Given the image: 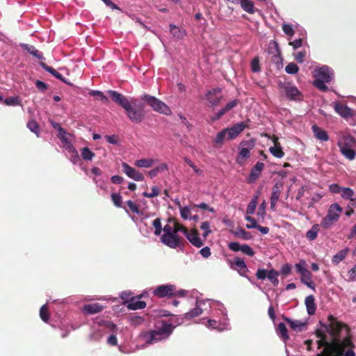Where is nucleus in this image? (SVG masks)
Segmentation results:
<instances>
[{
  "label": "nucleus",
  "mask_w": 356,
  "mask_h": 356,
  "mask_svg": "<svg viewBox=\"0 0 356 356\" xmlns=\"http://www.w3.org/2000/svg\"><path fill=\"white\" fill-rule=\"evenodd\" d=\"M343 209L338 203L332 204L327 210L326 216L322 219L321 226L328 229L337 222L341 216Z\"/></svg>",
  "instance_id": "423d86ee"
},
{
  "label": "nucleus",
  "mask_w": 356,
  "mask_h": 356,
  "mask_svg": "<svg viewBox=\"0 0 356 356\" xmlns=\"http://www.w3.org/2000/svg\"><path fill=\"white\" fill-rule=\"evenodd\" d=\"M295 268L296 272L300 274V275L308 270L306 268V262L305 260H300L299 263L296 264L295 265Z\"/></svg>",
  "instance_id": "a18cd8bd"
},
{
  "label": "nucleus",
  "mask_w": 356,
  "mask_h": 356,
  "mask_svg": "<svg viewBox=\"0 0 356 356\" xmlns=\"http://www.w3.org/2000/svg\"><path fill=\"white\" fill-rule=\"evenodd\" d=\"M284 90L287 97L291 100L300 101L303 98L301 92L294 86L287 85Z\"/></svg>",
  "instance_id": "a211bd4d"
},
{
  "label": "nucleus",
  "mask_w": 356,
  "mask_h": 356,
  "mask_svg": "<svg viewBox=\"0 0 356 356\" xmlns=\"http://www.w3.org/2000/svg\"><path fill=\"white\" fill-rule=\"evenodd\" d=\"M170 31L171 34L175 38H177L179 39L182 38L186 35L184 30L181 29L180 28L177 27L175 25H172V24H171L170 26Z\"/></svg>",
  "instance_id": "473e14b6"
},
{
  "label": "nucleus",
  "mask_w": 356,
  "mask_h": 356,
  "mask_svg": "<svg viewBox=\"0 0 356 356\" xmlns=\"http://www.w3.org/2000/svg\"><path fill=\"white\" fill-rule=\"evenodd\" d=\"M122 167L123 172L129 178L132 179L136 181H142L144 180V175L134 168H132L128 165L127 163L123 162L122 163Z\"/></svg>",
  "instance_id": "f8f14e48"
},
{
  "label": "nucleus",
  "mask_w": 356,
  "mask_h": 356,
  "mask_svg": "<svg viewBox=\"0 0 356 356\" xmlns=\"http://www.w3.org/2000/svg\"><path fill=\"white\" fill-rule=\"evenodd\" d=\"M273 146L269 148L270 154L276 158L281 159L284 156L280 143L278 142V138L274 137L273 138Z\"/></svg>",
  "instance_id": "4be33fe9"
},
{
  "label": "nucleus",
  "mask_w": 356,
  "mask_h": 356,
  "mask_svg": "<svg viewBox=\"0 0 356 356\" xmlns=\"http://www.w3.org/2000/svg\"><path fill=\"white\" fill-rule=\"evenodd\" d=\"M207 306L211 307L209 300H197L196 307L190 312L185 314V318L190 319L202 314L203 311L207 309Z\"/></svg>",
  "instance_id": "9d476101"
},
{
  "label": "nucleus",
  "mask_w": 356,
  "mask_h": 356,
  "mask_svg": "<svg viewBox=\"0 0 356 356\" xmlns=\"http://www.w3.org/2000/svg\"><path fill=\"white\" fill-rule=\"evenodd\" d=\"M201 229L203 231L202 236L204 239L212 233V230L211 229V225L208 221H204L201 224L200 226Z\"/></svg>",
  "instance_id": "79ce46f5"
},
{
  "label": "nucleus",
  "mask_w": 356,
  "mask_h": 356,
  "mask_svg": "<svg viewBox=\"0 0 356 356\" xmlns=\"http://www.w3.org/2000/svg\"><path fill=\"white\" fill-rule=\"evenodd\" d=\"M220 308L218 309L220 314H222V318L217 321L216 319H209L208 320L205 325L207 327L215 329L218 331H223L229 329V323L228 321V318L227 317V314L225 309L221 305H219Z\"/></svg>",
  "instance_id": "6e6552de"
},
{
  "label": "nucleus",
  "mask_w": 356,
  "mask_h": 356,
  "mask_svg": "<svg viewBox=\"0 0 356 356\" xmlns=\"http://www.w3.org/2000/svg\"><path fill=\"white\" fill-rule=\"evenodd\" d=\"M179 210H180V215L183 219H184V220L189 219L190 216H191V211L190 207H180Z\"/></svg>",
  "instance_id": "3c124183"
},
{
  "label": "nucleus",
  "mask_w": 356,
  "mask_h": 356,
  "mask_svg": "<svg viewBox=\"0 0 356 356\" xmlns=\"http://www.w3.org/2000/svg\"><path fill=\"white\" fill-rule=\"evenodd\" d=\"M305 305L309 315H313L316 312V305L314 302V297L311 295L305 298Z\"/></svg>",
  "instance_id": "cd10ccee"
},
{
  "label": "nucleus",
  "mask_w": 356,
  "mask_h": 356,
  "mask_svg": "<svg viewBox=\"0 0 356 356\" xmlns=\"http://www.w3.org/2000/svg\"><path fill=\"white\" fill-rule=\"evenodd\" d=\"M226 138L227 139V131L224 129L216 134L214 142L216 145H221Z\"/></svg>",
  "instance_id": "c9c22d12"
},
{
  "label": "nucleus",
  "mask_w": 356,
  "mask_h": 356,
  "mask_svg": "<svg viewBox=\"0 0 356 356\" xmlns=\"http://www.w3.org/2000/svg\"><path fill=\"white\" fill-rule=\"evenodd\" d=\"M318 232L319 225L315 224L309 230L307 231L306 236L309 240L314 241L316 238Z\"/></svg>",
  "instance_id": "72a5a7b5"
},
{
  "label": "nucleus",
  "mask_w": 356,
  "mask_h": 356,
  "mask_svg": "<svg viewBox=\"0 0 356 356\" xmlns=\"http://www.w3.org/2000/svg\"><path fill=\"white\" fill-rule=\"evenodd\" d=\"M108 93L115 102L126 111L127 115L131 122L140 123L145 118L143 109L142 107L138 108L133 107L132 104L135 103L134 98L129 100L126 97L114 90H108Z\"/></svg>",
  "instance_id": "f03ea898"
},
{
  "label": "nucleus",
  "mask_w": 356,
  "mask_h": 356,
  "mask_svg": "<svg viewBox=\"0 0 356 356\" xmlns=\"http://www.w3.org/2000/svg\"><path fill=\"white\" fill-rule=\"evenodd\" d=\"M176 286L173 284H163L158 286L153 291L155 296L164 298L175 296Z\"/></svg>",
  "instance_id": "9b49d317"
},
{
  "label": "nucleus",
  "mask_w": 356,
  "mask_h": 356,
  "mask_svg": "<svg viewBox=\"0 0 356 356\" xmlns=\"http://www.w3.org/2000/svg\"><path fill=\"white\" fill-rule=\"evenodd\" d=\"M25 49L31 55L38 58H42V55L39 53V51L35 48V47L29 44L24 45Z\"/></svg>",
  "instance_id": "de8ad7c7"
},
{
  "label": "nucleus",
  "mask_w": 356,
  "mask_h": 356,
  "mask_svg": "<svg viewBox=\"0 0 356 356\" xmlns=\"http://www.w3.org/2000/svg\"><path fill=\"white\" fill-rule=\"evenodd\" d=\"M252 70L254 72L260 71L259 62L258 58H254L251 62Z\"/></svg>",
  "instance_id": "0e129e2a"
},
{
  "label": "nucleus",
  "mask_w": 356,
  "mask_h": 356,
  "mask_svg": "<svg viewBox=\"0 0 356 356\" xmlns=\"http://www.w3.org/2000/svg\"><path fill=\"white\" fill-rule=\"evenodd\" d=\"M111 199L115 206L117 207H122V197L119 193H112Z\"/></svg>",
  "instance_id": "864d4df0"
},
{
  "label": "nucleus",
  "mask_w": 356,
  "mask_h": 356,
  "mask_svg": "<svg viewBox=\"0 0 356 356\" xmlns=\"http://www.w3.org/2000/svg\"><path fill=\"white\" fill-rule=\"evenodd\" d=\"M40 316L41 319L44 322H47V321L49 320L48 311L46 305H42V307L40 308Z\"/></svg>",
  "instance_id": "4d7b16f0"
},
{
  "label": "nucleus",
  "mask_w": 356,
  "mask_h": 356,
  "mask_svg": "<svg viewBox=\"0 0 356 356\" xmlns=\"http://www.w3.org/2000/svg\"><path fill=\"white\" fill-rule=\"evenodd\" d=\"M245 127L243 122H238L230 128H227V139H233L236 138L240 133H241Z\"/></svg>",
  "instance_id": "aec40b11"
},
{
  "label": "nucleus",
  "mask_w": 356,
  "mask_h": 356,
  "mask_svg": "<svg viewBox=\"0 0 356 356\" xmlns=\"http://www.w3.org/2000/svg\"><path fill=\"white\" fill-rule=\"evenodd\" d=\"M259 198V193L255 195L250 203L248 205L247 209H246V215H252L254 213L257 205V200Z\"/></svg>",
  "instance_id": "c756f323"
},
{
  "label": "nucleus",
  "mask_w": 356,
  "mask_h": 356,
  "mask_svg": "<svg viewBox=\"0 0 356 356\" xmlns=\"http://www.w3.org/2000/svg\"><path fill=\"white\" fill-rule=\"evenodd\" d=\"M70 159L73 164H79L81 162V158L77 151L70 154Z\"/></svg>",
  "instance_id": "69168bd1"
},
{
  "label": "nucleus",
  "mask_w": 356,
  "mask_h": 356,
  "mask_svg": "<svg viewBox=\"0 0 356 356\" xmlns=\"http://www.w3.org/2000/svg\"><path fill=\"white\" fill-rule=\"evenodd\" d=\"M254 147V142L252 140L243 141L241 143L239 152L236 157V162L243 165L246 159L250 157V151Z\"/></svg>",
  "instance_id": "1a4fd4ad"
},
{
  "label": "nucleus",
  "mask_w": 356,
  "mask_h": 356,
  "mask_svg": "<svg viewBox=\"0 0 356 356\" xmlns=\"http://www.w3.org/2000/svg\"><path fill=\"white\" fill-rule=\"evenodd\" d=\"M341 196L344 200H351L354 196V191L352 188L348 187H343Z\"/></svg>",
  "instance_id": "58836bf2"
},
{
  "label": "nucleus",
  "mask_w": 356,
  "mask_h": 356,
  "mask_svg": "<svg viewBox=\"0 0 356 356\" xmlns=\"http://www.w3.org/2000/svg\"><path fill=\"white\" fill-rule=\"evenodd\" d=\"M103 306L98 303H93L86 305L83 307V311L88 314H93L101 312L103 309Z\"/></svg>",
  "instance_id": "bb28decb"
},
{
  "label": "nucleus",
  "mask_w": 356,
  "mask_h": 356,
  "mask_svg": "<svg viewBox=\"0 0 356 356\" xmlns=\"http://www.w3.org/2000/svg\"><path fill=\"white\" fill-rule=\"evenodd\" d=\"M141 99L156 112L166 115H169L172 113L170 107L166 104L154 96L143 95L141 96Z\"/></svg>",
  "instance_id": "0eeeda50"
},
{
  "label": "nucleus",
  "mask_w": 356,
  "mask_h": 356,
  "mask_svg": "<svg viewBox=\"0 0 356 356\" xmlns=\"http://www.w3.org/2000/svg\"><path fill=\"white\" fill-rule=\"evenodd\" d=\"M342 188L343 187L340 186L337 184H332L329 186V190L332 193L341 194Z\"/></svg>",
  "instance_id": "052dcab7"
},
{
  "label": "nucleus",
  "mask_w": 356,
  "mask_h": 356,
  "mask_svg": "<svg viewBox=\"0 0 356 356\" xmlns=\"http://www.w3.org/2000/svg\"><path fill=\"white\" fill-rule=\"evenodd\" d=\"M284 319L288 322L291 328L294 330H301L302 327L305 326V323H301L300 321H293L289 318H284Z\"/></svg>",
  "instance_id": "4c0bfd02"
},
{
  "label": "nucleus",
  "mask_w": 356,
  "mask_h": 356,
  "mask_svg": "<svg viewBox=\"0 0 356 356\" xmlns=\"http://www.w3.org/2000/svg\"><path fill=\"white\" fill-rule=\"evenodd\" d=\"M348 252V249H343L340 250L339 252H337L336 254L333 256L332 263L338 264L339 262L343 261L345 259L346 256L347 255Z\"/></svg>",
  "instance_id": "f704fd0d"
},
{
  "label": "nucleus",
  "mask_w": 356,
  "mask_h": 356,
  "mask_svg": "<svg viewBox=\"0 0 356 356\" xmlns=\"http://www.w3.org/2000/svg\"><path fill=\"white\" fill-rule=\"evenodd\" d=\"M282 31L286 35L291 37L293 36L295 33L293 26L289 24H284L282 25Z\"/></svg>",
  "instance_id": "6e6d98bb"
},
{
  "label": "nucleus",
  "mask_w": 356,
  "mask_h": 356,
  "mask_svg": "<svg viewBox=\"0 0 356 356\" xmlns=\"http://www.w3.org/2000/svg\"><path fill=\"white\" fill-rule=\"evenodd\" d=\"M230 267L238 272L241 276H245V273L248 271L247 266L243 259L238 257H235L232 261L229 262Z\"/></svg>",
  "instance_id": "2eb2a0df"
},
{
  "label": "nucleus",
  "mask_w": 356,
  "mask_h": 356,
  "mask_svg": "<svg viewBox=\"0 0 356 356\" xmlns=\"http://www.w3.org/2000/svg\"><path fill=\"white\" fill-rule=\"evenodd\" d=\"M161 241L163 244L171 248H177L180 243L179 238L175 233L163 234L161 237Z\"/></svg>",
  "instance_id": "ddd939ff"
},
{
  "label": "nucleus",
  "mask_w": 356,
  "mask_h": 356,
  "mask_svg": "<svg viewBox=\"0 0 356 356\" xmlns=\"http://www.w3.org/2000/svg\"><path fill=\"white\" fill-rule=\"evenodd\" d=\"M235 236L245 240H249L252 238V235L250 232L245 231L243 229H240L235 232Z\"/></svg>",
  "instance_id": "09e8293b"
},
{
  "label": "nucleus",
  "mask_w": 356,
  "mask_h": 356,
  "mask_svg": "<svg viewBox=\"0 0 356 356\" xmlns=\"http://www.w3.org/2000/svg\"><path fill=\"white\" fill-rule=\"evenodd\" d=\"M268 271L266 269L259 268L257 270L256 276L259 280H264L267 277Z\"/></svg>",
  "instance_id": "680f3d73"
},
{
  "label": "nucleus",
  "mask_w": 356,
  "mask_h": 356,
  "mask_svg": "<svg viewBox=\"0 0 356 356\" xmlns=\"http://www.w3.org/2000/svg\"><path fill=\"white\" fill-rule=\"evenodd\" d=\"M277 334L284 341L289 339L286 327L284 323H280L277 325Z\"/></svg>",
  "instance_id": "7c9ffc66"
},
{
  "label": "nucleus",
  "mask_w": 356,
  "mask_h": 356,
  "mask_svg": "<svg viewBox=\"0 0 356 356\" xmlns=\"http://www.w3.org/2000/svg\"><path fill=\"white\" fill-rule=\"evenodd\" d=\"M245 218L247 221L249 222V223H248L246 225V227L248 229H253V228H257L258 227V225H257L256 220H254V218L251 217L250 215H246Z\"/></svg>",
  "instance_id": "5fc2aeb1"
},
{
  "label": "nucleus",
  "mask_w": 356,
  "mask_h": 356,
  "mask_svg": "<svg viewBox=\"0 0 356 356\" xmlns=\"http://www.w3.org/2000/svg\"><path fill=\"white\" fill-rule=\"evenodd\" d=\"M314 86L321 91L325 92L328 90L326 83L332 81L334 73L330 67L323 65L314 71Z\"/></svg>",
  "instance_id": "20e7f679"
},
{
  "label": "nucleus",
  "mask_w": 356,
  "mask_h": 356,
  "mask_svg": "<svg viewBox=\"0 0 356 356\" xmlns=\"http://www.w3.org/2000/svg\"><path fill=\"white\" fill-rule=\"evenodd\" d=\"M335 111L342 118H348L353 115L354 111L346 105H343L339 102H334Z\"/></svg>",
  "instance_id": "6ab92c4d"
},
{
  "label": "nucleus",
  "mask_w": 356,
  "mask_h": 356,
  "mask_svg": "<svg viewBox=\"0 0 356 356\" xmlns=\"http://www.w3.org/2000/svg\"><path fill=\"white\" fill-rule=\"evenodd\" d=\"M305 56H306L305 51H298L295 55L296 60L300 63H302L304 62Z\"/></svg>",
  "instance_id": "338daca9"
},
{
  "label": "nucleus",
  "mask_w": 356,
  "mask_h": 356,
  "mask_svg": "<svg viewBox=\"0 0 356 356\" xmlns=\"http://www.w3.org/2000/svg\"><path fill=\"white\" fill-rule=\"evenodd\" d=\"M241 8L250 14L255 13L254 3L250 0H240Z\"/></svg>",
  "instance_id": "c85d7f7f"
},
{
  "label": "nucleus",
  "mask_w": 356,
  "mask_h": 356,
  "mask_svg": "<svg viewBox=\"0 0 356 356\" xmlns=\"http://www.w3.org/2000/svg\"><path fill=\"white\" fill-rule=\"evenodd\" d=\"M142 296H143V295H141L138 298H131V300L127 302V307L131 310L145 308L146 307L145 302L139 300Z\"/></svg>",
  "instance_id": "5701e85b"
},
{
  "label": "nucleus",
  "mask_w": 356,
  "mask_h": 356,
  "mask_svg": "<svg viewBox=\"0 0 356 356\" xmlns=\"http://www.w3.org/2000/svg\"><path fill=\"white\" fill-rule=\"evenodd\" d=\"M91 96L97 97L98 99L101 100L104 103H107L108 102V99L106 97L104 93L99 90H91L89 93Z\"/></svg>",
  "instance_id": "c03bdc74"
},
{
  "label": "nucleus",
  "mask_w": 356,
  "mask_h": 356,
  "mask_svg": "<svg viewBox=\"0 0 356 356\" xmlns=\"http://www.w3.org/2000/svg\"><path fill=\"white\" fill-rule=\"evenodd\" d=\"M71 135L67 133L63 129H60V133H58V137L60 138V140L63 143V145L67 144V143H70V137Z\"/></svg>",
  "instance_id": "37998d69"
},
{
  "label": "nucleus",
  "mask_w": 356,
  "mask_h": 356,
  "mask_svg": "<svg viewBox=\"0 0 356 356\" xmlns=\"http://www.w3.org/2000/svg\"><path fill=\"white\" fill-rule=\"evenodd\" d=\"M185 236L193 245L197 248H200L204 245V240L201 239L197 230L195 229L188 230Z\"/></svg>",
  "instance_id": "4468645a"
},
{
  "label": "nucleus",
  "mask_w": 356,
  "mask_h": 356,
  "mask_svg": "<svg viewBox=\"0 0 356 356\" xmlns=\"http://www.w3.org/2000/svg\"><path fill=\"white\" fill-rule=\"evenodd\" d=\"M173 225L175 229V233L176 234H177V232H183L184 235L186 234L188 229L186 227H184L182 225L177 222H175Z\"/></svg>",
  "instance_id": "e2e57ef3"
},
{
  "label": "nucleus",
  "mask_w": 356,
  "mask_h": 356,
  "mask_svg": "<svg viewBox=\"0 0 356 356\" xmlns=\"http://www.w3.org/2000/svg\"><path fill=\"white\" fill-rule=\"evenodd\" d=\"M81 156L83 160L90 161L95 157V154L88 147H85L81 149Z\"/></svg>",
  "instance_id": "2f4dec72"
},
{
  "label": "nucleus",
  "mask_w": 356,
  "mask_h": 356,
  "mask_svg": "<svg viewBox=\"0 0 356 356\" xmlns=\"http://www.w3.org/2000/svg\"><path fill=\"white\" fill-rule=\"evenodd\" d=\"M127 204L130 210H131L134 213L138 214L139 213V209L138 208V206L131 200H128L127 202Z\"/></svg>",
  "instance_id": "774afa93"
},
{
  "label": "nucleus",
  "mask_w": 356,
  "mask_h": 356,
  "mask_svg": "<svg viewBox=\"0 0 356 356\" xmlns=\"http://www.w3.org/2000/svg\"><path fill=\"white\" fill-rule=\"evenodd\" d=\"M3 103L7 106H15L21 104V99L18 96H13L5 99Z\"/></svg>",
  "instance_id": "e433bc0d"
},
{
  "label": "nucleus",
  "mask_w": 356,
  "mask_h": 356,
  "mask_svg": "<svg viewBox=\"0 0 356 356\" xmlns=\"http://www.w3.org/2000/svg\"><path fill=\"white\" fill-rule=\"evenodd\" d=\"M27 127L31 131L35 134L38 136L39 135V126L38 124L34 121H30L27 124Z\"/></svg>",
  "instance_id": "603ef678"
},
{
  "label": "nucleus",
  "mask_w": 356,
  "mask_h": 356,
  "mask_svg": "<svg viewBox=\"0 0 356 356\" xmlns=\"http://www.w3.org/2000/svg\"><path fill=\"white\" fill-rule=\"evenodd\" d=\"M341 153L348 160L353 161L356 156V140L350 135H344L337 143Z\"/></svg>",
  "instance_id": "39448f33"
},
{
  "label": "nucleus",
  "mask_w": 356,
  "mask_h": 356,
  "mask_svg": "<svg viewBox=\"0 0 356 356\" xmlns=\"http://www.w3.org/2000/svg\"><path fill=\"white\" fill-rule=\"evenodd\" d=\"M152 225L154 227V234L157 236L160 235L162 232L161 222L160 218H157L152 222Z\"/></svg>",
  "instance_id": "8fccbe9b"
},
{
  "label": "nucleus",
  "mask_w": 356,
  "mask_h": 356,
  "mask_svg": "<svg viewBox=\"0 0 356 356\" xmlns=\"http://www.w3.org/2000/svg\"><path fill=\"white\" fill-rule=\"evenodd\" d=\"M220 90L219 88L213 89L208 91L206 98L211 106H216L222 99L220 95Z\"/></svg>",
  "instance_id": "f3484780"
},
{
  "label": "nucleus",
  "mask_w": 356,
  "mask_h": 356,
  "mask_svg": "<svg viewBox=\"0 0 356 356\" xmlns=\"http://www.w3.org/2000/svg\"><path fill=\"white\" fill-rule=\"evenodd\" d=\"M298 70L299 68L298 65L294 63H289L285 67L286 72L289 74H296L298 73Z\"/></svg>",
  "instance_id": "49530a36"
},
{
  "label": "nucleus",
  "mask_w": 356,
  "mask_h": 356,
  "mask_svg": "<svg viewBox=\"0 0 356 356\" xmlns=\"http://www.w3.org/2000/svg\"><path fill=\"white\" fill-rule=\"evenodd\" d=\"M278 275L279 273L274 269H271L268 271L267 278L275 285L278 284Z\"/></svg>",
  "instance_id": "ea45409f"
},
{
  "label": "nucleus",
  "mask_w": 356,
  "mask_h": 356,
  "mask_svg": "<svg viewBox=\"0 0 356 356\" xmlns=\"http://www.w3.org/2000/svg\"><path fill=\"white\" fill-rule=\"evenodd\" d=\"M159 194V188L156 186H153L152 188V192L151 193L144 192L143 193V195L144 197H146L152 198V197H154L158 196Z\"/></svg>",
  "instance_id": "13d9d810"
},
{
  "label": "nucleus",
  "mask_w": 356,
  "mask_h": 356,
  "mask_svg": "<svg viewBox=\"0 0 356 356\" xmlns=\"http://www.w3.org/2000/svg\"><path fill=\"white\" fill-rule=\"evenodd\" d=\"M240 249H241L240 251H241L242 252H243L244 254H245L248 256H253L254 254L253 250L248 245H246V244L241 245V247Z\"/></svg>",
  "instance_id": "bf43d9fd"
},
{
  "label": "nucleus",
  "mask_w": 356,
  "mask_h": 356,
  "mask_svg": "<svg viewBox=\"0 0 356 356\" xmlns=\"http://www.w3.org/2000/svg\"><path fill=\"white\" fill-rule=\"evenodd\" d=\"M324 328L327 334H318V347L323 348L317 356H356L346 325L330 316Z\"/></svg>",
  "instance_id": "f257e3e1"
},
{
  "label": "nucleus",
  "mask_w": 356,
  "mask_h": 356,
  "mask_svg": "<svg viewBox=\"0 0 356 356\" xmlns=\"http://www.w3.org/2000/svg\"><path fill=\"white\" fill-rule=\"evenodd\" d=\"M264 168V164L263 163L257 162L251 170L249 177L248 179V182L254 183L261 175Z\"/></svg>",
  "instance_id": "412c9836"
},
{
  "label": "nucleus",
  "mask_w": 356,
  "mask_h": 356,
  "mask_svg": "<svg viewBox=\"0 0 356 356\" xmlns=\"http://www.w3.org/2000/svg\"><path fill=\"white\" fill-rule=\"evenodd\" d=\"M238 104V100L236 99H234V100H232L231 102H229V103H227L226 104V106L222 108V109H220L215 116H213L212 118V119L213 120H218L219 118H220L223 115H225L227 112H228L229 111H230L231 109H232L233 108H234L235 106H236V105Z\"/></svg>",
  "instance_id": "b1692460"
},
{
  "label": "nucleus",
  "mask_w": 356,
  "mask_h": 356,
  "mask_svg": "<svg viewBox=\"0 0 356 356\" xmlns=\"http://www.w3.org/2000/svg\"><path fill=\"white\" fill-rule=\"evenodd\" d=\"M40 65L44 70H45L47 72H49L54 76H55L58 79L64 81L63 79V76L60 73H58L56 70L47 65L45 63H41Z\"/></svg>",
  "instance_id": "a19ab883"
},
{
  "label": "nucleus",
  "mask_w": 356,
  "mask_h": 356,
  "mask_svg": "<svg viewBox=\"0 0 356 356\" xmlns=\"http://www.w3.org/2000/svg\"><path fill=\"white\" fill-rule=\"evenodd\" d=\"M312 131L314 132V136L321 140V141H327L329 139L328 135L327 132L317 125L312 126Z\"/></svg>",
  "instance_id": "a878e982"
},
{
  "label": "nucleus",
  "mask_w": 356,
  "mask_h": 356,
  "mask_svg": "<svg viewBox=\"0 0 356 356\" xmlns=\"http://www.w3.org/2000/svg\"><path fill=\"white\" fill-rule=\"evenodd\" d=\"M283 184L281 182L276 183L273 187L271 197H270V208L273 210L275 209L277 203L279 200Z\"/></svg>",
  "instance_id": "dca6fc26"
},
{
  "label": "nucleus",
  "mask_w": 356,
  "mask_h": 356,
  "mask_svg": "<svg viewBox=\"0 0 356 356\" xmlns=\"http://www.w3.org/2000/svg\"><path fill=\"white\" fill-rule=\"evenodd\" d=\"M156 160L152 158L141 159L134 162V165L140 168H149L153 166Z\"/></svg>",
  "instance_id": "393cba45"
},
{
  "label": "nucleus",
  "mask_w": 356,
  "mask_h": 356,
  "mask_svg": "<svg viewBox=\"0 0 356 356\" xmlns=\"http://www.w3.org/2000/svg\"><path fill=\"white\" fill-rule=\"evenodd\" d=\"M174 326L162 321L158 323L153 330L141 334V340L147 345H151L167 339L172 334Z\"/></svg>",
  "instance_id": "7ed1b4c3"
}]
</instances>
